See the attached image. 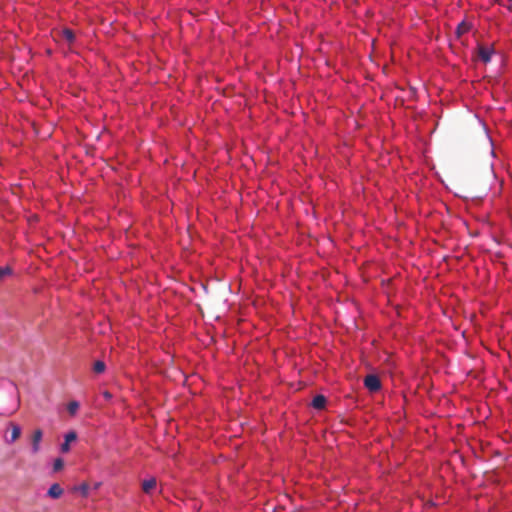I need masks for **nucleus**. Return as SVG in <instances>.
<instances>
[{
    "label": "nucleus",
    "instance_id": "nucleus-3",
    "mask_svg": "<svg viewBox=\"0 0 512 512\" xmlns=\"http://www.w3.org/2000/svg\"><path fill=\"white\" fill-rule=\"evenodd\" d=\"M42 437H43V432H42L41 429H36L33 432V435H32V452L34 454L38 453L39 450H40V442L42 440Z\"/></svg>",
    "mask_w": 512,
    "mask_h": 512
},
{
    "label": "nucleus",
    "instance_id": "nucleus-9",
    "mask_svg": "<svg viewBox=\"0 0 512 512\" xmlns=\"http://www.w3.org/2000/svg\"><path fill=\"white\" fill-rule=\"evenodd\" d=\"M61 34H62L63 39H65L69 44L74 42L75 34L72 30L64 29Z\"/></svg>",
    "mask_w": 512,
    "mask_h": 512
},
{
    "label": "nucleus",
    "instance_id": "nucleus-12",
    "mask_svg": "<svg viewBox=\"0 0 512 512\" xmlns=\"http://www.w3.org/2000/svg\"><path fill=\"white\" fill-rule=\"evenodd\" d=\"M95 373L100 374L105 370V363L103 361H96L93 366Z\"/></svg>",
    "mask_w": 512,
    "mask_h": 512
},
{
    "label": "nucleus",
    "instance_id": "nucleus-6",
    "mask_svg": "<svg viewBox=\"0 0 512 512\" xmlns=\"http://www.w3.org/2000/svg\"><path fill=\"white\" fill-rule=\"evenodd\" d=\"M326 405V398L323 395H317L313 398L312 406L315 409L321 410Z\"/></svg>",
    "mask_w": 512,
    "mask_h": 512
},
{
    "label": "nucleus",
    "instance_id": "nucleus-5",
    "mask_svg": "<svg viewBox=\"0 0 512 512\" xmlns=\"http://www.w3.org/2000/svg\"><path fill=\"white\" fill-rule=\"evenodd\" d=\"M62 494H63V489L57 483L51 485V487L48 490V495L54 499L59 498Z\"/></svg>",
    "mask_w": 512,
    "mask_h": 512
},
{
    "label": "nucleus",
    "instance_id": "nucleus-1",
    "mask_svg": "<svg viewBox=\"0 0 512 512\" xmlns=\"http://www.w3.org/2000/svg\"><path fill=\"white\" fill-rule=\"evenodd\" d=\"M364 385L371 392H376L381 388L379 377L373 374L367 375L365 377Z\"/></svg>",
    "mask_w": 512,
    "mask_h": 512
},
{
    "label": "nucleus",
    "instance_id": "nucleus-8",
    "mask_svg": "<svg viewBox=\"0 0 512 512\" xmlns=\"http://www.w3.org/2000/svg\"><path fill=\"white\" fill-rule=\"evenodd\" d=\"M10 427H11V440H10V442H14V441H16L20 437L21 429H20V427L18 425L13 424V423L10 425Z\"/></svg>",
    "mask_w": 512,
    "mask_h": 512
},
{
    "label": "nucleus",
    "instance_id": "nucleus-4",
    "mask_svg": "<svg viewBox=\"0 0 512 512\" xmlns=\"http://www.w3.org/2000/svg\"><path fill=\"white\" fill-rule=\"evenodd\" d=\"M77 439V434L74 431H70L65 435V441L61 445V452L67 453L70 450V443Z\"/></svg>",
    "mask_w": 512,
    "mask_h": 512
},
{
    "label": "nucleus",
    "instance_id": "nucleus-10",
    "mask_svg": "<svg viewBox=\"0 0 512 512\" xmlns=\"http://www.w3.org/2000/svg\"><path fill=\"white\" fill-rule=\"evenodd\" d=\"M79 408V403L77 401H71L68 403L67 410L71 415H75Z\"/></svg>",
    "mask_w": 512,
    "mask_h": 512
},
{
    "label": "nucleus",
    "instance_id": "nucleus-7",
    "mask_svg": "<svg viewBox=\"0 0 512 512\" xmlns=\"http://www.w3.org/2000/svg\"><path fill=\"white\" fill-rule=\"evenodd\" d=\"M155 487H156V479L155 478L145 480L142 483V489L145 493H150Z\"/></svg>",
    "mask_w": 512,
    "mask_h": 512
},
{
    "label": "nucleus",
    "instance_id": "nucleus-13",
    "mask_svg": "<svg viewBox=\"0 0 512 512\" xmlns=\"http://www.w3.org/2000/svg\"><path fill=\"white\" fill-rule=\"evenodd\" d=\"M64 466V461L61 459V458H57L55 461H54V464H53V470L55 472L61 470Z\"/></svg>",
    "mask_w": 512,
    "mask_h": 512
},
{
    "label": "nucleus",
    "instance_id": "nucleus-2",
    "mask_svg": "<svg viewBox=\"0 0 512 512\" xmlns=\"http://www.w3.org/2000/svg\"><path fill=\"white\" fill-rule=\"evenodd\" d=\"M478 51V57L484 62L488 63L491 60V56L494 52L493 48L479 45L477 48Z\"/></svg>",
    "mask_w": 512,
    "mask_h": 512
},
{
    "label": "nucleus",
    "instance_id": "nucleus-16",
    "mask_svg": "<svg viewBox=\"0 0 512 512\" xmlns=\"http://www.w3.org/2000/svg\"><path fill=\"white\" fill-rule=\"evenodd\" d=\"M103 396H104L107 400H108V399H110V398L112 397V395H111L108 391H105V392L103 393Z\"/></svg>",
    "mask_w": 512,
    "mask_h": 512
},
{
    "label": "nucleus",
    "instance_id": "nucleus-14",
    "mask_svg": "<svg viewBox=\"0 0 512 512\" xmlns=\"http://www.w3.org/2000/svg\"><path fill=\"white\" fill-rule=\"evenodd\" d=\"M469 25L466 24L465 22H461L458 27H457V33L458 35L462 34V33H465L469 30Z\"/></svg>",
    "mask_w": 512,
    "mask_h": 512
},
{
    "label": "nucleus",
    "instance_id": "nucleus-11",
    "mask_svg": "<svg viewBox=\"0 0 512 512\" xmlns=\"http://www.w3.org/2000/svg\"><path fill=\"white\" fill-rule=\"evenodd\" d=\"M12 274V269L9 266L0 267V281H2L5 277L10 276Z\"/></svg>",
    "mask_w": 512,
    "mask_h": 512
},
{
    "label": "nucleus",
    "instance_id": "nucleus-15",
    "mask_svg": "<svg viewBox=\"0 0 512 512\" xmlns=\"http://www.w3.org/2000/svg\"><path fill=\"white\" fill-rule=\"evenodd\" d=\"M81 490H82L83 494L85 495V494L87 493L88 486H87L86 484H83V485L81 486Z\"/></svg>",
    "mask_w": 512,
    "mask_h": 512
}]
</instances>
